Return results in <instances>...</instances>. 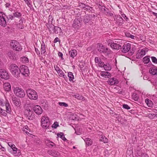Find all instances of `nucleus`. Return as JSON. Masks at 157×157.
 I'll use <instances>...</instances> for the list:
<instances>
[{
    "label": "nucleus",
    "instance_id": "f257e3e1",
    "mask_svg": "<svg viewBox=\"0 0 157 157\" xmlns=\"http://www.w3.org/2000/svg\"><path fill=\"white\" fill-rule=\"evenodd\" d=\"M10 70L12 75L14 77H17L19 75V68L16 64H11L10 67Z\"/></svg>",
    "mask_w": 157,
    "mask_h": 157
},
{
    "label": "nucleus",
    "instance_id": "f03ea898",
    "mask_svg": "<svg viewBox=\"0 0 157 157\" xmlns=\"http://www.w3.org/2000/svg\"><path fill=\"white\" fill-rule=\"evenodd\" d=\"M26 93L29 98L32 100H36L38 98V95L36 92L34 90L29 89L27 90Z\"/></svg>",
    "mask_w": 157,
    "mask_h": 157
},
{
    "label": "nucleus",
    "instance_id": "7ed1b4c3",
    "mask_svg": "<svg viewBox=\"0 0 157 157\" xmlns=\"http://www.w3.org/2000/svg\"><path fill=\"white\" fill-rule=\"evenodd\" d=\"M13 91L14 94L19 98H23L25 95L24 90L21 88L19 87H15L13 90Z\"/></svg>",
    "mask_w": 157,
    "mask_h": 157
},
{
    "label": "nucleus",
    "instance_id": "20e7f679",
    "mask_svg": "<svg viewBox=\"0 0 157 157\" xmlns=\"http://www.w3.org/2000/svg\"><path fill=\"white\" fill-rule=\"evenodd\" d=\"M41 123L42 127L44 128H48L50 124L48 117L45 116L42 117Z\"/></svg>",
    "mask_w": 157,
    "mask_h": 157
},
{
    "label": "nucleus",
    "instance_id": "39448f33",
    "mask_svg": "<svg viewBox=\"0 0 157 157\" xmlns=\"http://www.w3.org/2000/svg\"><path fill=\"white\" fill-rule=\"evenodd\" d=\"M122 40H121L116 39L114 41L110 43V46L111 48L115 49H119L121 48Z\"/></svg>",
    "mask_w": 157,
    "mask_h": 157
},
{
    "label": "nucleus",
    "instance_id": "423d86ee",
    "mask_svg": "<svg viewBox=\"0 0 157 157\" xmlns=\"http://www.w3.org/2000/svg\"><path fill=\"white\" fill-rule=\"evenodd\" d=\"M24 113L28 119L32 120L34 118V114L31 108H28L26 109L24 111Z\"/></svg>",
    "mask_w": 157,
    "mask_h": 157
},
{
    "label": "nucleus",
    "instance_id": "0eeeda50",
    "mask_svg": "<svg viewBox=\"0 0 157 157\" xmlns=\"http://www.w3.org/2000/svg\"><path fill=\"white\" fill-rule=\"evenodd\" d=\"M10 45L13 49L17 51H20L22 49L21 46L17 41L13 40L10 42Z\"/></svg>",
    "mask_w": 157,
    "mask_h": 157
},
{
    "label": "nucleus",
    "instance_id": "6e6552de",
    "mask_svg": "<svg viewBox=\"0 0 157 157\" xmlns=\"http://www.w3.org/2000/svg\"><path fill=\"white\" fill-rule=\"evenodd\" d=\"M97 48L99 52L103 53H108V48L105 47L102 44H97Z\"/></svg>",
    "mask_w": 157,
    "mask_h": 157
},
{
    "label": "nucleus",
    "instance_id": "1a4fd4ad",
    "mask_svg": "<svg viewBox=\"0 0 157 157\" xmlns=\"http://www.w3.org/2000/svg\"><path fill=\"white\" fill-rule=\"evenodd\" d=\"M5 17V15L3 13L0 12V25L3 27H5L7 25Z\"/></svg>",
    "mask_w": 157,
    "mask_h": 157
},
{
    "label": "nucleus",
    "instance_id": "9d476101",
    "mask_svg": "<svg viewBox=\"0 0 157 157\" xmlns=\"http://www.w3.org/2000/svg\"><path fill=\"white\" fill-rule=\"evenodd\" d=\"M19 71L20 73L21 72L22 74L26 76L28 75L29 73L28 67L25 65H23L21 66Z\"/></svg>",
    "mask_w": 157,
    "mask_h": 157
},
{
    "label": "nucleus",
    "instance_id": "9b49d317",
    "mask_svg": "<svg viewBox=\"0 0 157 157\" xmlns=\"http://www.w3.org/2000/svg\"><path fill=\"white\" fill-rule=\"evenodd\" d=\"M0 75L2 78L6 80L9 79L10 77L8 72L3 69L0 70Z\"/></svg>",
    "mask_w": 157,
    "mask_h": 157
},
{
    "label": "nucleus",
    "instance_id": "f8f14e48",
    "mask_svg": "<svg viewBox=\"0 0 157 157\" xmlns=\"http://www.w3.org/2000/svg\"><path fill=\"white\" fill-rule=\"evenodd\" d=\"M54 68L55 70L56 71L59 75L61 77H63L66 79V78H67V77L65 75L64 73L57 66L55 65Z\"/></svg>",
    "mask_w": 157,
    "mask_h": 157
},
{
    "label": "nucleus",
    "instance_id": "ddd939ff",
    "mask_svg": "<svg viewBox=\"0 0 157 157\" xmlns=\"http://www.w3.org/2000/svg\"><path fill=\"white\" fill-rule=\"evenodd\" d=\"M95 15L94 14L89 15L84 17L83 21L85 23H88L91 20H93L94 18Z\"/></svg>",
    "mask_w": 157,
    "mask_h": 157
},
{
    "label": "nucleus",
    "instance_id": "4468645a",
    "mask_svg": "<svg viewBox=\"0 0 157 157\" xmlns=\"http://www.w3.org/2000/svg\"><path fill=\"white\" fill-rule=\"evenodd\" d=\"M34 112L37 115L41 114L43 112V109L40 106L38 105H36L34 106L33 108Z\"/></svg>",
    "mask_w": 157,
    "mask_h": 157
},
{
    "label": "nucleus",
    "instance_id": "2eb2a0df",
    "mask_svg": "<svg viewBox=\"0 0 157 157\" xmlns=\"http://www.w3.org/2000/svg\"><path fill=\"white\" fill-rule=\"evenodd\" d=\"M81 25V21L80 20L77 19H75L73 24V26L75 29H78L80 28Z\"/></svg>",
    "mask_w": 157,
    "mask_h": 157
},
{
    "label": "nucleus",
    "instance_id": "dca6fc26",
    "mask_svg": "<svg viewBox=\"0 0 157 157\" xmlns=\"http://www.w3.org/2000/svg\"><path fill=\"white\" fill-rule=\"evenodd\" d=\"M131 49V44L129 43L124 44L122 47V51L124 53L128 52Z\"/></svg>",
    "mask_w": 157,
    "mask_h": 157
},
{
    "label": "nucleus",
    "instance_id": "f3484780",
    "mask_svg": "<svg viewBox=\"0 0 157 157\" xmlns=\"http://www.w3.org/2000/svg\"><path fill=\"white\" fill-rule=\"evenodd\" d=\"M107 82L109 84L111 85H116L117 84L118 82V81L115 78H110L107 81Z\"/></svg>",
    "mask_w": 157,
    "mask_h": 157
},
{
    "label": "nucleus",
    "instance_id": "a211bd4d",
    "mask_svg": "<svg viewBox=\"0 0 157 157\" xmlns=\"http://www.w3.org/2000/svg\"><path fill=\"white\" fill-rule=\"evenodd\" d=\"M146 54L145 51L143 50H140L138 51L136 55V57L137 58L140 59L143 57Z\"/></svg>",
    "mask_w": 157,
    "mask_h": 157
},
{
    "label": "nucleus",
    "instance_id": "6ab92c4d",
    "mask_svg": "<svg viewBox=\"0 0 157 157\" xmlns=\"http://www.w3.org/2000/svg\"><path fill=\"white\" fill-rule=\"evenodd\" d=\"M11 147L13 151V154L14 155L18 156L21 155L19 150L15 147V146L14 145H12Z\"/></svg>",
    "mask_w": 157,
    "mask_h": 157
},
{
    "label": "nucleus",
    "instance_id": "aec40b11",
    "mask_svg": "<svg viewBox=\"0 0 157 157\" xmlns=\"http://www.w3.org/2000/svg\"><path fill=\"white\" fill-rule=\"evenodd\" d=\"M48 153L50 155L54 157H57L59 155V153L55 150H50L48 151Z\"/></svg>",
    "mask_w": 157,
    "mask_h": 157
},
{
    "label": "nucleus",
    "instance_id": "412c9836",
    "mask_svg": "<svg viewBox=\"0 0 157 157\" xmlns=\"http://www.w3.org/2000/svg\"><path fill=\"white\" fill-rule=\"evenodd\" d=\"M95 61L96 63H97L98 66L100 67H103L104 65V63L101 61L100 58L98 57H96L95 59Z\"/></svg>",
    "mask_w": 157,
    "mask_h": 157
},
{
    "label": "nucleus",
    "instance_id": "4be33fe9",
    "mask_svg": "<svg viewBox=\"0 0 157 157\" xmlns=\"http://www.w3.org/2000/svg\"><path fill=\"white\" fill-rule=\"evenodd\" d=\"M100 75L102 77L105 78H109L110 76V73L106 71H101Z\"/></svg>",
    "mask_w": 157,
    "mask_h": 157
},
{
    "label": "nucleus",
    "instance_id": "5701e85b",
    "mask_svg": "<svg viewBox=\"0 0 157 157\" xmlns=\"http://www.w3.org/2000/svg\"><path fill=\"white\" fill-rule=\"evenodd\" d=\"M69 53L71 57L72 58L76 56L77 54V51L75 49L71 50L69 52Z\"/></svg>",
    "mask_w": 157,
    "mask_h": 157
},
{
    "label": "nucleus",
    "instance_id": "b1692460",
    "mask_svg": "<svg viewBox=\"0 0 157 157\" xmlns=\"http://www.w3.org/2000/svg\"><path fill=\"white\" fill-rule=\"evenodd\" d=\"M3 87L6 91H9L10 90L11 86L10 83H5L3 85Z\"/></svg>",
    "mask_w": 157,
    "mask_h": 157
},
{
    "label": "nucleus",
    "instance_id": "393cba45",
    "mask_svg": "<svg viewBox=\"0 0 157 157\" xmlns=\"http://www.w3.org/2000/svg\"><path fill=\"white\" fill-rule=\"evenodd\" d=\"M8 56L10 59H16L15 54L12 52H10L7 54Z\"/></svg>",
    "mask_w": 157,
    "mask_h": 157
},
{
    "label": "nucleus",
    "instance_id": "a878e982",
    "mask_svg": "<svg viewBox=\"0 0 157 157\" xmlns=\"http://www.w3.org/2000/svg\"><path fill=\"white\" fill-rule=\"evenodd\" d=\"M13 103L15 105L17 106H19L21 104V102L20 101L18 100L16 98H13L12 99Z\"/></svg>",
    "mask_w": 157,
    "mask_h": 157
},
{
    "label": "nucleus",
    "instance_id": "bb28decb",
    "mask_svg": "<svg viewBox=\"0 0 157 157\" xmlns=\"http://www.w3.org/2000/svg\"><path fill=\"white\" fill-rule=\"evenodd\" d=\"M149 72L152 75H157V69L151 68L150 69Z\"/></svg>",
    "mask_w": 157,
    "mask_h": 157
},
{
    "label": "nucleus",
    "instance_id": "cd10ccee",
    "mask_svg": "<svg viewBox=\"0 0 157 157\" xmlns=\"http://www.w3.org/2000/svg\"><path fill=\"white\" fill-rule=\"evenodd\" d=\"M145 102L147 106L149 107H152L153 106V104L152 101L147 98L145 99Z\"/></svg>",
    "mask_w": 157,
    "mask_h": 157
},
{
    "label": "nucleus",
    "instance_id": "c85d7f7f",
    "mask_svg": "<svg viewBox=\"0 0 157 157\" xmlns=\"http://www.w3.org/2000/svg\"><path fill=\"white\" fill-rule=\"evenodd\" d=\"M46 26L48 28L50 31L54 30L55 26L52 23L47 24Z\"/></svg>",
    "mask_w": 157,
    "mask_h": 157
},
{
    "label": "nucleus",
    "instance_id": "c756f323",
    "mask_svg": "<svg viewBox=\"0 0 157 157\" xmlns=\"http://www.w3.org/2000/svg\"><path fill=\"white\" fill-rule=\"evenodd\" d=\"M75 98L80 100H84V98L81 95L79 94H75L73 95Z\"/></svg>",
    "mask_w": 157,
    "mask_h": 157
},
{
    "label": "nucleus",
    "instance_id": "7c9ffc66",
    "mask_svg": "<svg viewBox=\"0 0 157 157\" xmlns=\"http://www.w3.org/2000/svg\"><path fill=\"white\" fill-rule=\"evenodd\" d=\"M68 77L70 81H73L74 79V77L72 72H69L68 73Z\"/></svg>",
    "mask_w": 157,
    "mask_h": 157
},
{
    "label": "nucleus",
    "instance_id": "2f4dec72",
    "mask_svg": "<svg viewBox=\"0 0 157 157\" xmlns=\"http://www.w3.org/2000/svg\"><path fill=\"white\" fill-rule=\"evenodd\" d=\"M105 71H109L111 69V67L108 63L104 64L103 67Z\"/></svg>",
    "mask_w": 157,
    "mask_h": 157
},
{
    "label": "nucleus",
    "instance_id": "473e14b6",
    "mask_svg": "<svg viewBox=\"0 0 157 157\" xmlns=\"http://www.w3.org/2000/svg\"><path fill=\"white\" fill-rule=\"evenodd\" d=\"M86 144L88 146L91 145L92 144V140L89 138H86L84 140Z\"/></svg>",
    "mask_w": 157,
    "mask_h": 157
},
{
    "label": "nucleus",
    "instance_id": "72a5a7b5",
    "mask_svg": "<svg viewBox=\"0 0 157 157\" xmlns=\"http://www.w3.org/2000/svg\"><path fill=\"white\" fill-rule=\"evenodd\" d=\"M21 60L22 62L24 63H28L29 62L28 59L25 56L21 57Z\"/></svg>",
    "mask_w": 157,
    "mask_h": 157
},
{
    "label": "nucleus",
    "instance_id": "f704fd0d",
    "mask_svg": "<svg viewBox=\"0 0 157 157\" xmlns=\"http://www.w3.org/2000/svg\"><path fill=\"white\" fill-rule=\"evenodd\" d=\"M57 136L58 137H60L61 139L64 141L67 140L65 138L64 134L63 133L61 132L60 133H58L57 134Z\"/></svg>",
    "mask_w": 157,
    "mask_h": 157
},
{
    "label": "nucleus",
    "instance_id": "c9c22d12",
    "mask_svg": "<svg viewBox=\"0 0 157 157\" xmlns=\"http://www.w3.org/2000/svg\"><path fill=\"white\" fill-rule=\"evenodd\" d=\"M143 61L145 63H147L150 61L149 57L147 56L143 58Z\"/></svg>",
    "mask_w": 157,
    "mask_h": 157
},
{
    "label": "nucleus",
    "instance_id": "e433bc0d",
    "mask_svg": "<svg viewBox=\"0 0 157 157\" xmlns=\"http://www.w3.org/2000/svg\"><path fill=\"white\" fill-rule=\"evenodd\" d=\"M46 52L45 47V45L42 44L41 45V54H44Z\"/></svg>",
    "mask_w": 157,
    "mask_h": 157
},
{
    "label": "nucleus",
    "instance_id": "4c0bfd02",
    "mask_svg": "<svg viewBox=\"0 0 157 157\" xmlns=\"http://www.w3.org/2000/svg\"><path fill=\"white\" fill-rule=\"evenodd\" d=\"M56 33H58L60 32L61 29L58 26H55L54 30H53Z\"/></svg>",
    "mask_w": 157,
    "mask_h": 157
},
{
    "label": "nucleus",
    "instance_id": "58836bf2",
    "mask_svg": "<svg viewBox=\"0 0 157 157\" xmlns=\"http://www.w3.org/2000/svg\"><path fill=\"white\" fill-rule=\"evenodd\" d=\"M117 120L118 121L120 122L121 124H123L125 123L126 120L122 118L121 117H117Z\"/></svg>",
    "mask_w": 157,
    "mask_h": 157
},
{
    "label": "nucleus",
    "instance_id": "ea45409f",
    "mask_svg": "<svg viewBox=\"0 0 157 157\" xmlns=\"http://www.w3.org/2000/svg\"><path fill=\"white\" fill-rule=\"evenodd\" d=\"M6 112L8 113L10 112L11 109L9 103L8 102L6 104Z\"/></svg>",
    "mask_w": 157,
    "mask_h": 157
},
{
    "label": "nucleus",
    "instance_id": "a19ab883",
    "mask_svg": "<svg viewBox=\"0 0 157 157\" xmlns=\"http://www.w3.org/2000/svg\"><path fill=\"white\" fill-rule=\"evenodd\" d=\"M117 23H122L123 22V19L120 16H118L117 18Z\"/></svg>",
    "mask_w": 157,
    "mask_h": 157
},
{
    "label": "nucleus",
    "instance_id": "79ce46f5",
    "mask_svg": "<svg viewBox=\"0 0 157 157\" xmlns=\"http://www.w3.org/2000/svg\"><path fill=\"white\" fill-rule=\"evenodd\" d=\"M147 117L150 119H153L155 117H157V114L149 113L148 114Z\"/></svg>",
    "mask_w": 157,
    "mask_h": 157
},
{
    "label": "nucleus",
    "instance_id": "37998d69",
    "mask_svg": "<svg viewBox=\"0 0 157 157\" xmlns=\"http://www.w3.org/2000/svg\"><path fill=\"white\" fill-rule=\"evenodd\" d=\"M100 140L101 141H103L104 143H107L108 141V139L105 136L103 137V136H102L101 137Z\"/></svg>",
    "mask_w": 157,
    "mask_h": 157
},
{
    "label": "nucleus",
    "instance_id": "c03bdc74",
    "mask_svg": "<svg viewBox=\"0 0 157 157\" xmlns=\"http://www.w3.org/2000/svg\"><path fill=\"white\" fill-rule=\"evenodd\" d=\"M53 18L52 16L50 15L48 17V22L47 24L52 23Z\"/></svg>",
    "mask_w": 157,
    "mask_h": 157
},
{
    "label": "nucleus",
    "instance_id": "a18cd8bd",
    "mask_svg": "<svg viewBox=\"0 0 157 157\" xmlns=\"http://www.w3.org/2000/svg\"><path fill=\"white\" fill-rule=\"evenodd\" d=\"M59 105L61 106L67 107L68 106V104L65 102H59Z\"/></svg>",
    "mask_w": 157,
    "mask_h": 157
},
{
    "label": "nucleus",
    "instance_id": "49530a36",
    "mask_svg": "<svg viewBox=\"0 0 157 157\" xmlns=\"http://www.w3.org/2000/svg\"><path fill=\"white\" fill-rule=\"evenodd\" d=\"M13 16L14 17H19L21 16V14L19 12H16L13 13Z\"/></svg>",
    "mask_w": 157,
    "mask_h": 157
},
{
    "label": "nucleus",
    "instance_id": "de8ad7c7",
    "mask_svg": "<svg viewBox=\"0 0 157 157\" xmlns=\"http://www.w3.org/2000/svg\"><path fill=\"white\" fill-rule=\"evenodd\" d=\"M132 98L135 101H137L138 98V97L137 94H133L132 95Z\"/></svg>",
    "mask_w": 157,
    "mask_h": 157
},
{
    "label": "nucleus",
    "instance_id": "09e8293b",
    "mask_svg": "<svg viewBox=\"0 0 157 157\" xmlns=\"http://www.w3.org/2000/svg\"><path fill=\"white\" fill-rule=\"evenodd\" d=\"M0 113L2 115L4 116H6V113L5 112V111L3 110L2 108H0Z\"/></svg>",
    "mask_w": 157,
    "mask_h": 157
},
{
    "label": "nucleus",
    "instance_id": "8fccbe9b",
    "mask_svg": "<svg viewBox=\"0 0 157 157\" xmlns=\"http://www.w3.org/2000/svg\"><path fill=\"white\" fill-rule=\"evenodd\" d=\"M59 126L58 123L57 122H55L52 126V128H56V127Z\"/></svg>",
    "mask_w": 157,
    "mask_h": 157
},
{
    "label": "nucleus",
    "instance_id": "3c124183",
    "mask_svg": "<svg viewBox=\"0 0 157 157\" xmlns=\"http://www.w3.org/2000/svg\"><path fill=\"white\" fill-rule=\"evenodd\" d=\"M151 59L153 63H157V59L155 57H152Z\"/></svg>",
    "mask_w": 157,
    "mask_h": 157
},
{
    "label": "nucleus",
    "instance_id": "603ef678",
    "mask_svg": "<svg viewBox=\"0 0 157 157\" xmlns=\"http://www.w3.org/2000/svg\"><path fill=\"white\" fill-rule=\"evenodd\" d=\"M123 108L127 109H129L130 108V107L129 106H128V105L127 104L123 105Z\"/></svg>",
    "mask_w": 157,
    "mask_h": 157
},
{
    "label": "nucleus",
    "instance_id": "864d4df0",
    "mask_svg": "<svg viewBox=\"0 0 157 157\" xmlns=\"http://www.w3.org/2000/svg\"><path fill=\"white\" fill-rule=\"evenodd\" d=\"M29 128V127L27 126H25L23 128V130L24 131V132H25V133L27 134L29 133L25 129H26L27 130H28V129Z\"/></svg>",
    "mask_w": 157,
    "mask_h": 157
},
{
    "label": "nucleus",
    "instance_id": "5fc2aeb1",
    "mask_svg": "<svg viewBox=\"0 0 157 157\" xmlns=\"http://www.w3.org/2000/svg\"><path fill=\"white\" fill-rule=\"evenodd\" d=\"M26 4H27L28 6L30 7L31 6L30 3L29 2L30 0H24Z\"/></svg>",
    "mask_w": 157,
    "mask_h": 157
},
{
    "label": "nucleus",
    "instance_id": "6e6d98bb",
    "mask_svg": "<svg viewBox=\"0 0 157 157\" xmlns=\"http://www.w3.org/2000/svg\"><path fill=\"white\" fill-rule=\"evenodd\" d=\"M47 144H48V146H49V145H51L52 147L54 146V143L50 141H48Z\"/></svg>",
    "mask_w": 157,
    "mask_h": 157
},
{
    "label": "nucleus",
    "instance_id": "4d7b16f0",
    "mask_svg": "<svg viewBox=\"0 0 157 157\" xmlns=\"http://www.w3.org/2000/svg\"><path fill=\"white\" fill-rule=\"evenodd\" d=\"M35 51L37 53V54L39 55L40 54V52L39 50L37 48H35Z\"/></svg>",
    "mask_w": 157,
    "mask_h": 157
},
{
    "label": "nucleus",
    "instance_id": "13d9d810",
    "mask_svg": "<svg viewBox=\"0 0 157 157\" xmlns=\"http://www.w3.org/2000/svg\"><path fill=\"white\" fill-rule=\"evenodd\" d=\"M58 55L59 57H61L62 59H63V54L61 52H59L58 53Z\"/></svg>",
    "mask_w": 157,
    "mask_h": 157
},
{
    "label": "nucleus",
    "instance_id": "bf43d9fd",
    "mask_svg": "<svg viewBox=\"0 0 157 157\" xmlns=\"http://www.w3.org/2000/svg\"><path fill=\"white\" fill-rule=\"evenodd\" d=\"M0 105L3 106H4V104L3 103L2 100L0 99Z\"/></svg>",
    "mask_w": 157,
    "mask_h": 157
},
{
    "label": "nucleus",
    "instance_id": "052dcab7",
    "mask_svg": "<svg viewBox=\"0 0 157 157\" xmlns=\"http://www.w3.org/2000/svg\"><path fill=\"white\" fill-rule=\"evenodd\" d=\"M8 17L10 19L12 20L13 18V16L12 15H8Z\"/></svg>",
    "mask_w": 157,
    "mask_h": 157
},
{
    "label": "nucleus",
    "instance_id": "680f3d73",
    "mask_svg": "<svg viewBox=\"0 0 157 157\" xmlns=\"http://www.w3.org/2000/svg\"><path fill=\"white\" fill-rule=\"evenodd\" d=\"M141 157H148V155L145 154H142L141 156Z\"/></svg>",
    "mask_w": 157,
    "mask_h": 157
},
{
    "label": "nucleus",
    "instance_id": "e2e57ef3",
    "mask_svg": "<svg viewBox=\"0 0 157 157\" xmlns=\"http://www.w3.org/2000/svg\"><path fill=\"white\" fill-rule=\"evenodd\" d=\"M59 39L58 37H56L55 38L54 40V43H56L58 41H59Z\"/></svg>",
    "mask_w": 157,
    "mask_h": 157
},
{
    "label": "nucleus",
    "instance_id": "0e129e2a",
    "mask_svg": "<svg viewBox=\"0 0 157 157\" xmlns=\"http://www.w3.org/2000/svg\"><path fill=\"white\" fill-rule=\"evenodd\" d=\"M122 17L125 19L126 20L127 19V17L124 14H122Z\"/></svg>",
    "mask_w": 157,
    "mask_h": 157
},
{
    "label": "nucleus",
    "instance_id": "69168bd1",
    "mask_svg": "<svg viewBox=\"0 0 157 157\" xmlns=\"http://www.w3.org/2000/svg\"><path fill=\"white\" fill-rule=\"evenodd\" d=\"M107 14L108 15L110 16H113V13H109V12H106Z\"/></svg>",
    "mask_w": 157,
    "mask_h": 157
},
{
    "label": "nucleus",
    "instance_id": "338daca9",
    "mask_svg": "<svg viewBox=\"0 0 157 157\" xmlns=\"http://www.w3.org/2000/svg\"><path fill=\"white\" fill-rule=\"evenodd\" d=\"M23 19H21L19 21V24H23Z\"/></svg>",
    "mask_w": 157,
    "mask_h": 157
},
{
    "label": "nucleus",
    "instance_id": "774afa93",
    "mask_svg": "<svg viewBox=\"0 0 157 157\" xmlns=\"http://www.w3.org/2000/svg\"><path fill=\"white\" fill-rule=\"evenodd\" d=\"M75 133H76L77 135H80L82 133V132L81 131H80V132H78L77 131L75 130Z\"/></svg>",
    "mask_w": 157,
    "mask_h": 157
}]
</instances>
